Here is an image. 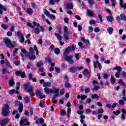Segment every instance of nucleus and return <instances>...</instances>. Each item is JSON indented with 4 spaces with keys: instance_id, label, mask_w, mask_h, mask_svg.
<instances>
[{
    "instance_id": "9b49d317",
    "label": "nucleus",
    "mask_w": 126,
    "mask_h": 126,
    "mask_svg": "<svg viewBox=\"0 0 126 126\" xmlns=\"http://www.w3.org/2000/svg\"><path fill=\"white\" fill-rule=\"evenodd\" d=\"M27 122V120L26 119H22L20 121V124L21 126L22 125H26V126H30V122Z\"/></svg>"
},
{
    "instance_id": "6e6552de",
    "label": "nucleus",
    "mask_w": 126,
    "mask_h": 126,
    "mask_svg": "<svg viewBox=\"0 0 126 126\" xmlns=\"http://www.w3.org/2000/svg\"><path fill=\"white\" fill-rule=\"evenodd\" d=\"M65 61L68 62V63H70L71 64H72V63H74V61H73V59H72V56L65 57Z\"/></svg>"
},
{
    "instance_id": "3c124183",
    "label": "nucleus",
    "mask_w": 126,
    "mask_h": 126,
    "mask_svg": "<svg viewBox=\"0 0 126 126\" xmlns=\"http://www.w3.org/2000/svg\"><path fill=\"white\" fill-rule=\"evenodd\" d=\"M120 113L121 112H120V111L119 110H117L116 112V111L113 112V113L114 114V115H115V116H119Z\"/></svg>"
},
{
    "instance_id": "a18cd8bd",
    "label": "nucleus",
    "mask_w": 126,
    "mask_h": 126,
    "mask_svg": "<svg viewBox=\"0 0 126 126\" xmlns=\"http://www.w3.org/2000/svg\"><path fill=\"white\" fill-rule=\"evenodd\" d=\"M119 103L121 106H124V105H125V102L123 99L119 100Z\"/></svg>"
},
{
    "instance_id": "0e129e2a",
    "label": "nucleus",
    "mask_w": 126,
    "mask_h": 126,
    "mask_svg": "<svg viewBox=\"0 0 126 126\" xmlns=\"http://www.w3.org/2000/svg\"><path fill=\"white\" fill-rule=\"evenodd\" d=\"M7 36L10 37V36H12V32H7Z\"/></svg>"
},
{
    "instance_id": "4468645a",
    "label": "nucleus",
    "mask_w": 126,
    "mask_h": 126,
    "mask_svg": "<svg viewBox=\"0 0 126 126\" xmlns=\"http://www.w3.org/2000/svg\"><path fill=\"white\" fill-rule=\"evenodd\" d=\"M44 91L45 92V94H50V93H53L54 92H55V91H54V90H50V89H49V88L48 87L45 88Z\"/></svg>"
},
{
    "instance_id": "c85d7f7f",
    "label": "nucleus",
    "mask_w": 126,
    "mask_h": 126,
    "mask_svg": "<svg viewBox=\"0 0 126 126\" xmlns=\"http://www.w3.org/2000/svg\"><path fill=\"white\" fill-rule=\"evenodd\" d=\"M107 31L110 35H112L113 34V31H114V29L112 27L109 28L107 29Z\"/></svg>"
},
{
    "instance_id": "e433bc0d",
    "label": "nucleus",
    "mask_w": 126,
    "mask_h": 126,
    "mask_svg": "<svg viewBox=\"0 0 126 126\" xmlns=\"http://www.w3.org/2000/svg\"><path fill=\"white\" fill-rule=\"evenodd\" d=\"M97 98H99L98 94H94L92 95V99H97Z\"/></svg>"
},
{
    "instance_id": "de8ad7c7",
    "label": "nucleus",
    "mask_w": 126,
    "mask_h": 126,
    "mask_svg": "<svg viewBox=\"0 0 126 126\" xmlns=\"http://www.w3.org/2000/svg\"><path fill=\"white\" fill-rule=\"evenodd\" d=\"M63 30H64V33H67L69 32V31H68V28H67L66 26L63 27Z\"/></svg>"
},
{
    "instance_id": "cd10ccee",
    "label": "nucleus",
    "mask_w": 126,
    "mask_h": 126,
    "mask_svg": "<svg viewBox=\"0 0 126 126\" xmlns=\"http://www.w3.org/2000/svg\"><path fill=\"white\" fill-rule=\"evenodd\" d=\"M107 21H109V22H112L114 20V17L112 16H108L107 17Z\"/></svg>"
},
{
    "instance_id": "2f4dec72",
    "label": "nucleus",
    "mask_w": 126,
    "mask_h": 126,
    "mask_svg": "<svg viewBox=\"0 0 126 126\" xmlns=\"http://www.w3.org/2000/svg\"><path fill=\"white\" fill-rule=\"evenodd\" d=\"M43 12L44 14H45L46 16H47V17H48V16L51 14V13L47 9H44L43 10Z\"/></svg>"
},
{
    "instance_id": "473e14b6",
    "label": "nucleus",
    "mask_w": 126,
    "mask_h": 126,
    "mask_svg": "<svg viewBox=\"0 0 126 126\" xmlns=\"http://www.w3.org/2000/svg\"><path fill=\"white\" fill-rule=\"evenodd\" d=\"M14 84H15L14 80H13V79L10 80V81L9 82V86H13V85H14Z\"/></svg>"
},
{
    "instance_id": "58836bf2",
    "label": "nucleus",
    "mask_w": 126,
    "mask_h": 126,
    "mask_svg": "<svg viewBox=\"0 0 126 126\" xmlns=\"http://www.w3.org/2000/svg\"><path fill=\"white\" fill-rule=\"evenodd\" d=\"M96 63L97 64V66L98 67L99 69L101 70L102 65H101V63H100V62H99V61H96Z\"/></svg>"
},
{
    "instance_id": "864d4df0",
    "label": "nucleus",
    "mask_w": 126,
    "mask_h": 126,
    "mask_svg": "<svg viewBox=\"0 0 126 126\" xmlns=\"http://www.w3.org/2000/svg\"><path fill=\"white\" fill-rule=\"evenodd\" d=\"M49 3L51 5H54L55 4V0H49Z\"/></svg>"
},
{
    "instance_id": "6ab92c4d",
    "label": "nucleus",
    "mask_w": 126,
    "mask_h": 126,
    "mask_svg": "<svg viewBox=\"0 0 126 126\" xmlns=\"http://www.w3.org/2000/svg\"><path fill=\"white\" fill-rule=\"evenodd\" d=\"M123 2H124V1H123V0H120V6L122 8H125V9H126V3L124 4Z\"/></svg>"
},
{
    "instance_id": "ddd939ff",
    "label": "nucleus",
    "mask_w": 126,
    "mask_h": 126,
    "mask_svg": "<svg viewBox=\"0 0 126 126\" xmlns=\"http://www.w3.org/2000/svg\"><path fill=\"white\" fill-rule=\"evenodd\" d=\"M69 72H72V73H74V72H76L77 71V66H74L71 67L69 69Z\"/></svg>"
},
{
    "instance_id": "ea45409f",
    "label": "nucleus",
    "mask_w": 126,
    "mask_h": 126,
    "mask_svg": "<svg viewBox=\"0 0 126 126\" xmlns=\"http://www.w3.org/2000/svg\"><path fill=\"white\" fill-rule=\"evenodd\" d=\"M42 65H43V62L42 61H39L36 63V66H38V67H40Z\"/></svg>"
},
{
    "instance_id": "49530a36",
    "label": "nucleus",
    "mask_w": 126,
    "mask_h": 126,
    "mask_svg": "<svg viewBox=\"0 0 126 126\" xmlns=\"http://www.w3.org/2000/svg\"><path fill=\"white\" fill-rule=\"evenodd\" d=\"M49 18H50V19H56V16H55L54 15H51V14H50V15L48 16Z\"/></svg>"
},
{
    "instance_id": "2eb2a0df",
    "label": "nucleus",
    "mask_w": 126,
    "mask_h": 126,
    "mask_svg": "<svg viewBox=\"0 0 126 126\" xmlns=\"http://www.w3.org/2000/svg\"><path fill=\"white\" fill-rule=\"evenodd\" d=\"M8 93L10 95H13L14 94V93H15V94H19V91H16L14 89H12V90H9V92H8Z\"/></svg>"
},
{
    "instance_id": "39448f33",
    "label": "nucleus",
    "mask_w": 126,
    "mask_h": 126,
    "mask_svg": "<svg viewBox=\"0 0 126 126\" xmlns=\"http://www.w3.org/2000/svg\"><path fill=\"white\" fill-rule=\"evenodd\" d=\"M113 70H117V72L115 74L116 77H120V74H121V71H122V68L120 66H117L113 68Z\"/></svg>"
},
{
    "instance_id": "603ef678",
    "label": "nucleus",
    "mask_w": 126,
    "mask_h": 126,
    "mask_svg": "<svg viewBox=\"0 0 126 126\" xmlns=\"http://www.w3.org/2000/svg\"><path fill=\"white\" fill-rule=\"evenodd\" d=\"M94 67V68H97V61L96 62H93Z\"/></svg>"
},
{
    "instance_id": "4be33fe9",
    "label": "nucleus",
    "mask_w": 126,
    "mask_h": 126,
    "mask_svg": "<svg viewBox=\"0 0 126 126\" xmlns=\"http://www.w3.org/2000/svg\"><path fill=\"white\" fill-rule=\"evenodd\" d=\"M66 8L68 9H72V8H73V4L72 3H68L66 4Z\"/></svg>"
},
{
    "instance_id": "338daca9",
    "label": "nucleus",
    "mask_w": 126,
    "mask_h": 126,
    "mask_svg": "<svg viewBox=\"0 0 126 126\" xmlns=\"http://www.w3.org/2000/svg\"><path fill=\"white\" fill-rule=\"evenodd\" d=\"M35 59H36V56H35V55H32L31 57H30L29 58L30 60H35Z\"/></svg>"
},
{
    "instance_id": "79ce46f5",
    "label": "nucleus",
    "mask_w": 126,
    "mask_h": 126,
    "mask_svg": "<svg viewBox=\"0 0 126 126\" xmlns=\"http://www.w3.org/2000/svg\"><path fill=\"white\" fill-rule=\"evenodd\" d=\"M1 72L2 73V74H5V73H9V72L7 71V70H6V69L5 68H3L2 69Z\"/></svg>"
},
{
    "instance_id": "bf43d9fd",
    "label": "nucleus",
    "mask_w": 126,
    "mask_h": 126,
    "mask_svg": "<svg viewBox=\"0 0 126 126\" xmlns=\"http://www.w3.org/2000/svg\"><path fill=\"white\" fill-rule=\"evenodd\" d=\"M55 70L56 72L58 73H60V72H61V69H60L59 67H55Z\"/></svg>"
},
{
    "instance_id": "f3484780",
    "label": "nucleus",
    "mask_w": 126,
    "mask_h": 126,
    "mask_svg": "<svg viewBox=\"0 0 126 126\" xmlns=\"http://www.w3.org/2000/svg\"><path fill=\"white\" fill-rule=\"evenodd\" d=\"M33 91V88H30L27 90V92H28L30 95H35V94H34V92Z\"/></svg>"
},
{
    "instance_id": "bb28decb",
    "label": "nucleus",
    "mask_w": 126,
    "mask_h": 126,
    "mask_svg": "<svg viewBox=\"0 0 126 126\" xmlns=\"http://www.w3.org/2000/svg\"><path fill=\"white\" fill-rule=\"evenodd\" d=\"M110 81L111 84H115V83H116V79L115 78V77H114V76H113V75H111Z\"/></svg>"
},
{
    "instance_id": "b1692460",
    "label": "nucleus",
    "mask_w": 126,
    "mask_h": 126,
    "mask_svg": "<svg viewBox=\"0 0 126 126\" xmlns=\"http://www.w3.org/2000/svg\"><path fill=\"white\" fill-rule=\"evenodd\" d=\"M54 35L57 36L58 41H62V39H63V37L62 36L56 32L54 33Z\"/></svg>"
},
{
    "instance_id": "4d7b16f0",
    "label": "nucleus",
    "mask_w": 126,
    "mask_h": 126,
    "mask_svg": "<svg viewBox=\"0 0 126 126\" xmlns=\"http://www.w3.org/2000/svg\"><path fill=\"white\" fill-rule=\"evenodd\" d=\"M98 113V114H103V113H104V110L103 109H99Z\"/></svg>"
},
{
    "instance_id": "c03bdc74",
    "label": "nucleus",
    "mask_w": 126,
    "mask_h": 126,
    "mask_svg": "<svg viewBox=\"0 0 126 126\" xmlns=\"http://www.w3.org/2000/svg\"><path fill=\"white\" fill-rule=\"evenodd\" d=\"M33 49L35 50V51H36L37 56H39V50H38V48L36 45L34 46Z\"/></svg>"
},
{
    "instance_id": "e2e57ef3",
    "label": "nucleus",
    "mask_w": 126,
    "mask_h": 126,
    "mask_svg": "<svg viewBox=\"0 0 126 126\" xmlns=\"http://www.w3.org/2000/svg\"><path fill=\"white\" fill-rule=\"evenodd\" d=\"M30 53L32 54V55L34 54V50L32 48V47H30Z\"/></svg>"
},
{
    "instance_id": "c9c22d12",
    "label": "nucleus",
    "mask_w": 126,
    "mask_h": 126,
    "mask_svg": "<svg viewBox=\"0 0 126 126\" xmlns=\"http://www.w3.org/2000/svg\"><path fill=\"white\" fill-rule=\"evenodd\" d=\"M41 32V30L38 28H36L34 29V32L35 34H39Z\"/></svg>"
},
{
    "instance_id": "37998d69",
    "label": "nucleus",
    "mask_w": 126,
    "mask_h": 126,
    "mask_svg": "<svg viewBox=\"0 0 126 126\" xmlns=\"http://www.w3.org/2000/svg\"><path fill=\"white\" fill-rule=\"evenodd\" d=\"M66 114V112H65V110H62L60 111V114L61 116H64Z\"/></svg>"
},
{
    "instance_id": "f704fd0d",
    "label": "nucleus",
    "mask_w": 126,
    "mask_h": 126,
    "mask_svg": "<svg viewBox=\"0 0 126 126\" xmlns=\"http://www.w3.org/2000/svg\"><path fill=\"white\" fill-rule=\"evenodd\" d=\"M54 52L56 54V55H59L61 53V51L60 50V49L58 48H57L55 49Z\"/></svg>"
},
{
    "instance_id": "5701e85b",
    "label": "nucleus",
    "mask_w": 126,
    "mask_h": 126,
    "mask_svg": "<svg viewBox=\"0 0 126 126\" xmlns=\"http://www.w3.org/2000/svg\"><path fill=\"white\" fill-rule=\"evenodd\" d=\"M47 62H49L50 63L51 67H54L55 66V63H52V59L50 58H47L46 59Z\"/></svg>"
},
{
    "instance_id": "052dcab7",
    "label": "nucleus",
    "mask_w": 126,
    "mask_h": 126,
    "mask_svg": "<svg viewBox=\"0 0 126 126\" xmlns=\"http://www.w3.org/2000/svg\"><path fill=\"white\" fill-rule=\"evenodd\" d=\"M84 74H85V75H87V74H88V69H84Z\"/></svg>"
},
{
    "instance_id": "9d476101",
    "label": "nucleus",
    "mask_w": 126,
    "mask_h": 126,
    "mask_svg": "<svg viewBox=\"0 0 126 126\" xmlns=\"http://www.w3.org/2000/svg\"><path fill=\"white\" fill-rule=\"evenodd\" d=\"M74 50H75V47H74V45H72L71 47H68L67 48L65 49L64 53H68L69 52H71V51H74Z\"/></svg>"
},
{
    "instance_id": "8fccbe9b",
    "label": "nucleus",
    "mask_w": 126,
    "mask_h": 126,
    "mask_svg": "<svg viewBox=\"0 0 126 126\" xmlns=\"http://www.w3.org/2000/svg\"><path fill=\"white\" fill-rule=\"evenodd\" d=\"M65 87H66L67 88H68L70 87V84L69 83L66 82L64 84Z\"/></svg>"
},
{
    "instance_id": "7c9ffc66",
    "label": "nucleus",
    "mask_w": 126,
    "mask_h": 126,
    "mask_svg": "<svg viewBox=\"0 0 126 126\" xmlns=\"http://www.w3.org/2000/svg\"><path fill=\"white\" fill-rule=\"evenodd\" d=\"M120 17L123 21H126V16L124 14H120Z\"/></svg>"
},
{
    "instance_id": "6e6d98bb",
    "label": "nucleus",
    "mask_w": 126,
    "mask_h": 126,
    "mask_svg": "<svg viewBox=\"0 0 126 126\" xmlns=\"http://www.w3.org/2000/svg\"><path fill=\"white\" fill-rule=\"evenodd\" d=\"M90 24H94L95 25L96 24V22L95 21V20H91L90 22H89Z\"/></svg>"
},
{
    "instance_id": "09e8293b",
    "label": "nucleus",
    "mask_w": 126,
    "mask_h": 126,
    "mask_svg": "<svg viewBox=\"0 0 126 126\" xmlns=\"http://www.w3.org/2000/svg\"><path fill=\"white\" fill-rule=\"evenodd\" d=\"M27 25L29 27H30V28H34V26H33L31 23H28L27 24Z\"/></svg>"
},
{
    "instance_id": "423d86ee",
    "label": "nucleus",
    "mask_w": 126,
    "mask_h": 126,
    "mask_svg": "<svg viewBox=\"0 0 126 126\" xmlns=\"http://www.w3.org/2000/svg\"><path fill=\"white\" fill-rule=\"evenodd\" d=\"M15 104L16 106H17V105H19V113H21L23 110V104L22 103H21L18 100H17L15 102Z\"/></svg>"
},
{
    "instance_id": "f8f14e48",
    "label": "nucleus",
    "mask_w": 126,
    "mask_h": 126,
    "mask_svg": "<svg viewBox=\"0 0 126 126\" xmlns=\"http://www.w3.org/2000/svg\"><path fill=\"white\" fill-rule=\"evenodd\" d=\"M17 75H20L22 78H24L25 77V72H22V71H18L16 72Z\"/></svg>"
},
{
    "instance_id": "a19ab883",
    "label": "nucleus",
    "mask_w": 126,
    "mask_h": 126,
    "mask_svg": "<svg viewBox=\"0 0 126 126\" xmlns=\"http://www.w3.org/2000/svg\"><path fill=\"white\" fill-rule=\"evenodd\" d=\"M1 27H2L3 29H4V30H6V29L8 28V26H7V25L2 24Z\"/></svg>"
},
{
    "instance_id": "7ed1b4c3",
    "label": "nucleus",
    "mask_w": 126,
    "mask_h": 126,
    "mask_svg": "<svg viewBox=\"0 0 126 126\" xmlns=\"http://www.w3.org/2000/svg\"><path fill=\"white\" fill-rule=\"evenodd\" d=\"M9 107L8 105L5 104L2 107V116H6L9 114Z\"/></svg>"
},
{
    "instance_id": "a878e982",
    "label": "nucleus",
    "mask_w": 126,
    "mask_h": 126,
    "mask_svg": "<svg viewBox=\"0 0 126 126\" xmlns=\"http://www.w3.org/2000/svg\"><path fill=\"white\" fill-rule=\"evenodd\" d=\"M29 87H30V83H27L24 84V89L25 90H27Z\"/></svg>"
},
{
    "instance_id": "72a5a7b5",
    "label": "nucleus",
    "mask_w": 126,
    "mask_h": 126,
    "mask_svg": "<svg viewBox=\"0 0 126 126\" xmlns=\"http://www.w3.org/2000/svg\"><path fill=\"white\" fill-rule=\"evenodd\" d=\"M87 12L90 16H93L94 15L93 12H92V11H91V10L90 9L87 10Z\"/></svg>"
},
{
    "instance_id": "20e7f679",
    "label": "nucleus",
    "mask_w": 126,
    "mask_h": 126,
    "mask_svg": "<svg viewBox=\"0 0 126 126\" xmlns=\"http://www.w3.org/2000/svg\"><path fill=\"white\" fill-rule=\"evenodd\" d=\"M17 35L18 37H19V39H20L19 42L20 43H24V41H25V38H24V35L22 33H21V32H17Z\"/></svg>"
},
{
    "instance_id": "393cba45",
    "label": "nucleus",
    "mask_w": 126,
    "mask_h": 126,
    "mask_svg": "<svg viewBox=\"0 0 126 126\" xmlns=\"http://www.w3.org/2000/svg\"><path fill=\"white\" fill-rule=\"evenodd\" d=\"M43 123H44V119H38L35 121V124L36 125H39V124H43Z\"/></svg>"
},
{
    "instance_id": "aec40b11",
    "label": "nucleus",
    "mask_w": 126,
    "mask_h": 126,
    "mask_svg": "<svg viewBox=\"0 0 126 126\" xmlns=\"http://www.w3.org/2000/svg\"><path fill=\"white\" fill-rule=\"evenodd\" d=\"M51 84H52L51 82H44L43 84V86L44 87H50V86H51Z\"/></svg>"
},
{
    "instance_id": "13d9d810",
    "label": "nucleus",
    "mask_w": 126,
    "mask_h": 126,
    "mask_svg": "<svg viewBox=\"0 0 126 126\" xmlns=\"http://www.w3.org/2000/svg\"><path fill=\"white\" fill-rule=\"evenodd\" d=\"M94 32H95L96 33H98V32H100V29H99V28H95L94 29Z\"/></svg>"
},
{
    "instance_id": "c756f323",
    "label": "nucleus",
    "mask_w": 126,
    "mask_h": 126,
    "mask_svg": "<svg viewBox=\"0 0 126 126\" xmlns=\"http://www.w3.org/2000/svg\"><path fill=\"white\" fill-rule=\"evenodd\" d=\"M24 100L25 103H29L30 102V98L27 95H25L24 97Z\"/></svg>"
},
{
    "instance_id": "f257e3e1",
    "label": "nucleus",
    "mask_w": 126,
    "mask_h": 126,
    "mask_svg": "<svg viewBox=\"0 0 126 126\" xmlns=\"http://www.w3.org/2000/svg\"><path fill=\"white\" fill-rule=\"evenodd\" d=\"M52 88L54 91V94H55L52 97V102L53 103H55V104H56V103H57V100H56V98H57V97H58L59 95H60V89L55 87H53Z\"/></svg>"
},
{
    "instance_id": "412c9836",
    "label": "nucleus",
    "mask_w": 126,
    "mask_h": 126,
    "mask_svg": "<svg viewBox=\"0 0 126 126\" xmlns=\"http://www.w3.org/2000/svg\"><path fill=\"white\" fill-rule=\"evenodd\" d=\"M27 12L29 15H32L33 14V9L31 8H29L27 9Z\"/></svg>"
},
{
    "instance_id": "4c0bfd02",
    "label": "nucleus",
    "mask_w": 126,
    "mask_h": 126,
    "mask_svg": "<svg viewBox=\"0 0 126 126\" xmlns=\"http://www.w3.org/2000/svg\"><path fill=\"white\" fill-rule=\"evenodd\" d=\"M88 2L90 5H93V4L95 3V1H94V0H88Z\"/></svg>"
},
{
    "instance_id": "0eeeda50",
    "label": "nucleus",
    "mask_w": 126,
    "mask_h": 126,
    "mask_svg": "<svg viewBox=\"0 0 126 126\" xmlns=\"http://www.w3.org/2000/svg\"><path fill=\"white\" fill-rule=\"evenodd\" d=\"M35 94L36 95L38 96L40 98V99H43V98H45L46 97V95L45 94H43V93H42V92L37 90L35 92Z\"/></svg>"
},
{
    "instance_id": "dca6fc26",
    "label": "nucleus",
    "mask_w": 126,
    "mask_h": 126,
    "mask_svg": "<svg viewBox=\"0 0 126 126\" xmlns=\"http://www.w3.org/2000/svg\"><path fill=\"white\" fill-rule=\"evenodd\" d=\"M2 10H4V11H6V8L0 3V14H2Z\"/></svg>"
},
{
    "instance_id": "774afa93",
    "label": "nucleus",
    "mask_w": 126,
    "mask_h": 126,
    "mask_svg": "<svg viewBox=\"0 0 126 126\" xmlns=\"http://www.w3.org/2000/svg\"><path fill=\"white\" fill-rule=\"evenodd\" d=\"M121 119H122V120H123L124 121L125 120H126V115H125L124 114H122Z\"/></svg>"
},
{
    "instance_id": "69168bd1",
    "label": "nucleus",
    "mask_w": 126,
    "mask_h": 126,
    "mask_svg": "<svg viewBox=\"0 0 126 126\" xmlns=\"http://www.w3.org/2000/svg\"><path fill=\"white\" fill-rule=\"evenodd\" d=\"M75 18L77 20H81V18H80V16H79V15H75Z\"/></svg>"
},
{
    "instance_id": "1a4fd4ad",
    "label": "nucleus",
    "mask_w": 126,
    "mask_h": 126,
    "mask_svg": "<svg viewBox=\"0 0 126 126\" xmlns=\"http://www.w3.org/2000/svg\"><path fill=\"white\" fill-rule=\"evenodd\" d=\"M9 122V119L8 118L5 119L1 121H0V125L1 126H6V124Z\"/></svg>"
},
{
    "instance_id": "5fc2aeb1",
    "label": "nucleus",
    "mask_w": 126,
    "mask_h": 126,
    "mask_svg": "<svg viewBox=\"0 0 126 126\" xmlns=\"http://www.w3.org/2000/svg\"><path fill=\"white\" fill-rule=\"evenodd\" d=\"M60 95H63V94H64V89H62L61 91H60Z\"/></svg>"
},
{
    "instance_id": "a211bd4d",
    "label": "nucleus",
    "mask_w": 126,
    "mask_h": 126,
    "mask_svg": "<svg viewBox=\"0 0 126 126\" xmlns=\"http://www.w3.org/2000/svg\"><path fill=\"white\" fill-rule=\"evenodd\" d=\"M63 36L65 40H69V32H64Z\"/></svg>"
},
{
    "instance_id": "f03ea898",
    "label": "nucleus",
    "mask_w": 126,
    "mask_h": 126,
    "mask_svg": "<svg viewBox=\"0 0 126 126\" xmlns=\"http://www.w3.org/2000/svg\"><path fill=\"white\" fill-rule=\"evenodd\" d=\"M4 44H5L7 45V47L9 48L10 49L11 48H14V47L16 46L15 42L13 41L11 43L10 39H9V38H5L4 39Z\"/></svg>"
},
{
    "instance_id": "680f3d73",
    "label": "nucleus",
    "mask_w": 126,
    "mask_h": 126,
    "mask_svg": "<svg viewBox=\"0 0 126 126\" xmlns=\"http://www.w3.org/2000/svg\"><path fill=\"white\" fill-rule=\"evenodd\" d=\"M75 57L77 60V61H78L79 60V54L77 53L75 55Z\"/></svg>"
}]
</instances>
